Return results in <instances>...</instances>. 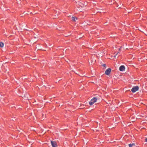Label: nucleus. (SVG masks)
Listing matches in <instances>:
<instances>
[{"mask_svg":"<svg viewBox=\"0 0 147 147\" xmlns=\"http://www.w3.org/2000/svg\"><path fill=\"white\" fill-rule=\"evenodd\" d=\"M97 99L98 98L96 97H94L89 102V104L91 105H93L95 102L97 101Z\"/></svg>","mask_w":147,"mask_h":147,"instance_id":"1","label":"nucleus"},{"mask_svg":"<svg viewBox=\"0 0 147 147\" xmlns=\"http://www.w3.org/2000/svg\"><path fill=\"white\" fill-rule=\"evenodd\" d=\"M139 87L138 86H136L133 87L131 89V91L133 93L135 92L138 90Z\"/></svg>","mask_w":147,"mask_h":147,"instance_id":"2","label":"nucleus"},{"mask_svg":"<svg viewBox=\"0 0 147 147\" xmlns=\"http://www.w3.org/2000/svg\"><path fill=\"white\" fill-rule=\"evenodd\" d=\"M51 143L52 147H57V143L55 141H51Z\"/></svg>","mask_w":147,"mask_h":147,"instance_id":"3","label":"nucleus"},{"mask_svg":"<svg viewBox=\"0 0 147 147\" xmlns=\"http://www.w3.org/2000/svg\"><path fill=\"white\" fill-rule=\"evenodd\" d=\"M111 71V69L109 68L105 71V73L107 75H109L110 74Z\"/></svg>","mask_w":147,"mask_h":147,"instance_id":"4","label":"nucleus"},{"mask_svg":"<svg viewBox=\"0 0 147 147\" xmlns=\"http://www.w3.org/2000/svg\"><path fill=\"white\" fill-rule=\"evenodd\" d=\"M125 69V67L124 65H121L119 68V70L121 71H123Z\"/></svg>","mask_w":147,"mask_h":147,"instance_id":"5","label":"nucleus"},{"mask_svg":"<svg viewBox=\"0 0 147 147\" xmlns=\"http://www.w3.org/2000/svg\"><path fill=\"white\" fill-rule=\"evenodd\" d=\"M129 147H132L135 146V144L134 143L130 144H128Z\"/></svg>","mask_w":147,"mask_h":147,"instance_id":"6","label":"nucleus"},{"mask_svg":"<svg viewBox=\"0 0 147 147\" xmlns=\"http://www.w3.org/2000/svg\"><path fill=\"white\" fill-rule=\"evenodd\" d=\"M77 18L76 17H72V20L74 21H76V20H77Z\"/></svg>","mask_w":147,"mask_h":147,"instance_id":"7","label":"nucleus"},{"mask_svg":"<svg viewBox=\"0 0 147 147\" xmlns=\"http://www.w3.org/2000/svg\"><path fill=\"white\" fill-rule=\"evenodd\" d=\"M4 46V44L2 42H0V47H2Z\"/></svg>","mask_w":147,"mask_h":147,"instance_id":"8","label":"nucleus"},{"mask_svg":"<svg viewBox=\"0 0 147 147\" xmlns=\"http://www.w3.org/2000/svg\"><path fill=\"white\" fill-rule=\"evenodd\" d=\"M102 66H103L104 67H106V65L105 64H103L102 65Z\"/></svg>","mask_w":147,"mask_h":147,"instance_id":"9","label":"nucleus"},{"mask_svg":"<svg viewBox=\"0 0 147 147\" xmlns=\"http://www.w3.org/2000/svg\"><path fill=\"white\" fill-rule=\"evenodd\" d=\"M145 141L146 142H147V138L145 139Z\"/></svg>","mask_w":147,"mask_h":147,"instance_id":"10","label":"nucleus"}]
</instances>
